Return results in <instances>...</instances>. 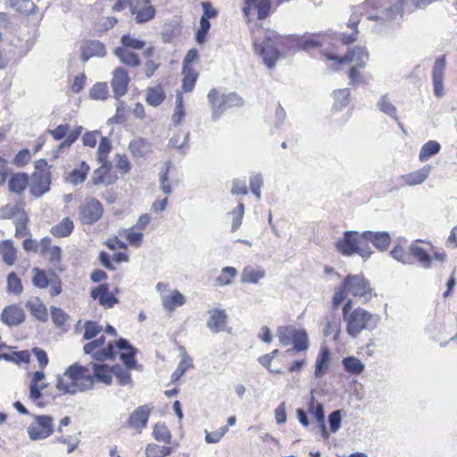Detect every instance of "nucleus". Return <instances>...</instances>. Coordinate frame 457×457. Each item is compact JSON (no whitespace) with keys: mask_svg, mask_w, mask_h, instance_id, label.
Here are the masks:
<instances>
[{"mask_svg":"<svg viewBox=\"0 0 457 457\" xmlns=\"http://www.w3.org/2000/svg\"><path fill=\"white\" fill-rule=\"evenodd\" d=\"M96 383L112 384V369L109 365L90 362L84 366L75 362L57 377L55 386L62 395H75L93 389Z\"/></svg>","mask_w":457,"mask_h":457,"instance_id":"f257e3e1","label":"nucleus"},{"mask_svg":"<svg viewBox=\"0 0 457 457\" xmlns=\"http://www.w3.org/2000/svg\"><path fill=\"white\" fill-rule=\"evenodd\" d=\"M104 332L110 337L101 334L100 337L84 345V353L91 355L99 363L107 360L113 361L119 356L127 369H135L137 367L135 360L137 350L126 339L116 340V329L111 325L105 327Z\"/></svg>","mask_w":457,"mask_h":457,"instance_id":"f03ea898","label":"nucleus"},{"mask_svg":"<svg viewBox=\"0 0 457 457\" xmlns=\"http://www.w3.org/2000/svg\"><path fill=\"white\" fill-rule=\"evenodd\" d=\"M322 44L320 36L311 35L296 37L294 36H281L275 31L269 32L259 47V54L270 69L273 68L280 57L281 53L291 50H310L320 46Z\"/></svg>","mask_w":457,"mask_h":457,"instance_id":"7ed1b4c3","label":"nucleus"},{"mask_svg":"<svg viewBox=\"0 0 457 457\" xmlns=\"http://www.w3.org/2000/svg\"><path fill=\"white\" fill-rule=\"evenodd\" d=\"M350 294L354 297L370 298L372 295V288L370 281L363 274L346 275L339 287L335 290L331 300V308L337 311L342 306V314H368L366 311L355 309L353 311V301L347 299Z\"/></svg>","mask_w":457,"mask_h":457,"instance_id":"20e7f679","label":"nucleus"},{"mask_svg":"<svg viewBox=\"0 0 457 457\" xmlns=\"http://www.w3.org/2000/svg\"><path fill=\"white\" fill-rule=\"evenodd\" d=\"M324 57L327 61L333 62L331 67L335 71H338L343 65H351L348 70V78L352 86L354 87L364 83V78L361 73V70L366 67L369 60V52L365 47L354 46L349 48L343 56H337L332 53H325Z\"/></svg>","mask_w":457,"mask_h":457,"instance_id":"39448f33","label":"nucleus"},{"mask_svg":"<svg viewBox=\"0 0 457 457\" xmlns=\"http://www.w3.org/2000/svg\"><path fill=\"white\" fill-rule=\"evenodd\" d=\"M386 0H365L361 4V14L368 20L386 22L395 20L398 15L404 13L406 0H396L389 6H386Z\"/></svg>","mask_w":457,"mask_h":457,"instance_id":"423d86ee","label":"nucleus"},{"mask_svg":"<svg viewBox=\"0 0 457 457\" xmlns=\"http://www.w3.org/2000/svg\"><path fill=\"white\" fill-rule=\"evenodd\" d=\"M335 248L344 256L357 253L362 258H368L372 253L369 245L365 244L363 233L358 231H345L335 243Z\"/></svg>","mask_w":457,"mask_h":457,"instance_id":"0eeeda50","label":"nucleus"},{"mask_svg":"<svg viewBox=\"0 0 457 457\" xmlns=\"http://www.w3.org/2000/svg\"><path fill=\"white\" fill-rule=\"evenodd\" d=\"M412 263L419 262L422 267L428 269L434 261L444 262L446 253L444 250L436 251V246L429 241L417 239L411 244Z\"/></svg>","mask_w":457,"mask_h":457,"instance_id":"6e6552de","label":"nucleus"},{"mask_svg":"<svg viewBox=\"0 0 457 457\" xmlns=\"http://www.w3.org/2000/svg\"><path fill=\"white\" fill-rule=\"evenodd\" d=\"M51 185L50 166L46 160L39 159L35 162V170L31 174L29 191L35 197H40L49 191Z\"/></svg>","mask_w":457,"mask_h":457,"instance_id":"1a4fd4ad","label":"nucleus"},{"mask_svg":"<svg viewBox=\"0 0 457 457\" xmlns=\"http://www.w3.org/2000/svg\"><path fill=\"white\" fill-rule=\"evenodd\" d=\"M277 336L281 345H288L293 344V350L299 353L309 348V339L305 330L296 328L292 325L280 326L278 328Z\"/></svg>","mask_w":457,"mask_h":457,"instance_id":"9d476101","label":"nucleus"},{"mask_svg":"<svg viewBox=\"0 0 457 457\" xmlns=\"http://www.w3.org/2000/svg\"><path fill=\"white\" fill-rule=\"evenodd\" d=\"M199 59L197 49L192 48L186 54L182 62V80L181 89L185 93L192 92L199 77V72L194 67L193 63Z\"/></svg>","mask_w":457,"mask_h":457,"instance_id":"9b49d317","label":"nucleus"},{"mask_svg":"<svg viewBox=\"0 0 457 457\" xmlns=\"http://www.w3.org/2000/svg\"><path fill=\"white\" fill-rule=\"evenodd\" d=\"M212 109V119L217 120L224 112L238 104L240 98L236 94H220L216 88H212L207 96Z\"/></svg>","mask_w":457,"mask_h":457,"instance_id":"f8f14e48","label":"nucleus"},{"mask_svg":"<svg viewBox=\"0 0 457 457\" xmlns=\"http://www.w3.org/2000/svg\"><path fill=\"white\" fill-rule=\"evenodd\" d=\"M79 220L82 224L92 225L104 214L102 203L95 197H86L79 206Z\"/></svg>","mask_w":457,"mask_h":457,"instance_id":"ddd939ff","label":"nucleus"},{"mask_svg":"<svg viewBox=\"0 0 457 457\" xmlns=\"http://www.w3.org/2000/svg\"><path fill=\"white\" fill-rule=\"evenodd\" d=\"M54 420L47 415H38L34 422L28 428V434L31 440H42L50 436L54 432Z\"/></svg>","mask_w":457,"mask_h":457,"instance_id":"4468645a","label":"nucleus"},{"mask_svg":"<svg viewBox=\"0 0 457 457\" xmlns=\"http://www.w3.org/2000/svg\"><path fill=\"white\" fill-rule=\"evenodd\" d=\"M154 411L152 404H144L137 407L129 416L125 426L140 434L146 428L149 417Z\"/></svg>","mask_w":457,"mask_h":457,"instance_id":"2eb2a0df","label":"nucleus"},{"mask_svg":"<svg viewBox=\"0 0 457 457\" xmlns=\"http://www.w3.org/2000/svg\"><path fill=\"white\" fill-rule=\"evenodd\" d=\"M128 5L137 23L147 22L155 16L156 10L151 4V0H132Z\"/></svg>","mask_w":457,"mask_h":457,"instance_id":"dca6fc26","label":"nucleus"},{"mask_svg":"<svg viewBox=\"0 0 457 457\" xmlns=\"http://www.w3.org/2000/svg\"><path fill=\"white\" fill-rule=\"evenodd\" d=\"M169 285L159 282L156 285L157 291L162 295V303L167 312H173L176 308L182 306L186 303L185 296L178 290H173L170 294H166Z\"/></svg>","mask_w":457,"mask_h":457,"instance_id":"f3484780","label":"nucleus"},{"mask_svg":"<svg viewBox=\"0 0 457 457\" xmlns=\"http://www.w3.org/2000/svg\"><path fill=\"white\" fill-rule=\"evenodd\" d=\"M81 131L82 127L80 126L70 131L69 124H61L54 129L49 130V133L54 140H61L64 138V141L62 143V146H70L79 138Z\"/></svg>","mask_w":457,"mask_h":457,"instance_id":"a211bd4d","label":"nucleus"},{"mask_svg":"<svg viewBox=\"0 0 457 457\" xmlns=\"http://www.w3.org/2000/svg\"><path fill=\"white\" fill-rule=\"evenodd\" d=\"M129 77L128 71L122 67H117L112 71L111 86L115 98L123 96L129 88Z\"/></svg>","mask_w":457,"mask_h":457,"instance_id":"6ab92c4d","label":"nucleus"},{"mask_svg":"<svg viewBox=\"0 0 457 457\" xmlns=\"http://www.w3.org/2000/svg\"><path fill=\"white\" fill-rule=\"evenodd\" d=\"M100 166L95 170L92 178L93 184L96 186L105 185L109 186L115 183L118 177L112 171L111 162H99Z\"/></svg>","mask_w":457,"mask_h":457,"instance_id":"aec40b11","label":"nucleus"},{"mask_svg":"<svg viewBox=\"0 0 457 457\" xmlns=\"http://www.w3.org/2000/svg\"><path fill=\"white\" fill-rule=\"evenodd\" d=\"M446 66L445 56H440L436 59L432 70V79L434 92L436 96L441 97L444 95V73Z\"/></svg>","mask_w":457,"mask_h":457,"instance_id":"412c9836","label":"nucleus"},{"mask_svg":"<svg viewBox=\"0 0 457 457\" xmlns=\"http://www.w3.org/2000/svg\"><path fill=\"white\" fill-rule=\"evenodd\" d=\"M363 237L365 244L371 243L378 250L386 251L391 244V237L386 231L373 232L364 231Z\"/></svg>","mask_w":457,"mask_h":457,"instance_id":"4be33fe9","label":"nucleus"},{"mask_svg":"<svg viewBox=\"0 0 457 457\" xmlns=\"http://www.w3.org/2000/svg\"><path fill=\"white\" fill-rule=\"evenodd\" d=\"M81 59L87 62L94 56H104L105 54V46L98 40H87L80 46Z\"/></svg>","mask_w":457,"mask_h":457,"instance_id":"5701e85b","label":"nucleus"},{"mask_svg":"<svg viewBox=\"0 0 457 457\" xmlns=\"http://www.w3.org/2000/svg\"><path fill=\"white\" fill-rule=\"evenodd\" d=\"M430 170L431 166L426 165L418 170H414L407 174L402 175L400 178L401 184L403 186L408 187L420 185L428 179Z\"/></svg>","mask_w":457,"mask_h":457,"instance_id":"b1692460","label":"nucleus"},{"mask_svg":"<svg viewBox=\"0 0 457 457\" xmlns=\"http://www.w3.org/2000/svg\"><path fill=\"white\" fill-rule=\"evenodd\" d=\"M46 375L43 370H37L33 373L30 383H29V398L33 402H37L41 396V390L46 387V383H45Z\"/></svg>","mask_w":457,"mask_h":457,"instance_id":"393cba45","label":"nucleus"},{"mask_svg":"<svg viewBox=\"0 0 457 457\" xmlns=\"http://www.w3.org/2000/svg\"><path fill=\"white\" fill-rule=\"evenodd\" d=\"M80 327L84 329L83 338L85 340L91 341L100 337L101 334L105 333V327H103L96 321L87 320L82 323L81 320H79L76 324V330L79 331Z\"/></svg>","mask_w":457,"mask_h":457,"instance_id":"a878e982","label":"nucleus"},{"mask_svg":"<svg viewBox=\"0 0 457 457\" xmlns=\"http://www.w3.org/2000/svg\"><path fill=\"white\" fill-rule=\"evenodd\" d=\"M29 185V176L25 172H17L11 175L8 180V189L16 195H22Z\"/></svg>","mask_w":457,"mask_h":457,"instance_id":"bb28decb","label":"nucleus"},{"mask_svg":"<svg viewBox=\"0 0 457 457\" xmlns=\"http://www.w3.org/2000/svg\"><path fill=\"white\" fill-rule=\"evenodd\" d=\"M0 256L7 266L15 264L18 258V249L14 246L12 240L5 239L0 241Z\"/></svg>","mask_w":457,"mask_h":457,"instance_id":"cd10ccee","label":"nucleus"},{"mask_svg":"<svg viewBox=\"0 0 457 457\" xmlns=\"http://www.w3.org/2000/svg\"><path fill=\"white\" fill-rule=\"evenodd\" d=\"M137 50H130L121 47H116L113 54L119 58L120 62L130 68H137L140 65L139 55L136 53Z\"/></svg>","mask_w":457,"mask_h":457,"instance_id":"c85d7f7f","label":"nucleus"},{"mask_svg":"<svg viewBox=\"0 0 457 457\" xmlns=\"http://www.w3.org/2000/svg\"><path fill=\"white\" fill-rule=\"evenodd\" d=\"M266 275V271L262 267L247 265L244 268L241 275V282L246 284H257Z\"/></svg>","mask_w":457,"mask_h":457,"instance_id":"c756f323","label":"nucleus"},{"mask_svg":"<svg viewBox=\"0 0 457 457\" xmlns=\"http://www.w3.org/2000/svg\"><path fill=\"white\" fill-rule=\"evenodd\" d=\"M330 361V351L327 346H322L317 355L315 361L314 375L316 378H320L328 370Z\"/></svg>","mask_w":457,"mask_h":457,"instance_id":"7c9ffc66","label":"nucleus"},{"mask_svg":"<svg viewBox=\"0 0 457 457\" xmlns=\"http://www.w3.org/2000/svg\"><path fill=\"white\" fill-rule=\"evenodd\" d=\"M178 446V443L172 445H160L156 443H150L145 447L146 457H168Z\"/></svg>","mask_w":457,"mask_h":457,"instance_id":"2f4dec72","label":"nucleus"},{"mask_svg":"<svg viewBox=\"0 0 457 457\" xmlns=\"http://www.w3.org/2000/svg\"><path fill=\"white\" fill-rule=\"evenodd\" d=\"M74 229V223L69 217L63 218L59 223L53 226L50 233L57 238L69 237Z\"/></svg>","mask_w":457,"mask_h":457,"instance_id":"473e14b6","label":"nucleus"},{"mask_svg":"<svg viewBox=\"0 0 457 457\" xmlns=\"http://www.w3.org/2000/svg\"><path fill=\"white\" fill-rule=\"evenodd\" d=\"M165 97L166 94L161 84L148 87L146 90L145 101L149 105L158 106L165 100Z\"/></svg>","mask_w":457,"mask_h":457,"instance_id":"72a5a7b5","label":"nucleus"},{"mask_svg":"<svg viewBox=\"0 0 457 457\" xmlns=\"http://www.w3.org/2000/svg\"><path fill=\"white\" fill-rule=\"evenodd\" d=\"M94 299H98L100 303L108 307H112L116 302V298L108 292L106 285H101L91 292Z\"/></svg>","mask_w":457,"mask_h":457,"instance_id":"f704fd0d","label":"nucleus"},{"mask_svg":"<svg viewBox=\"0 0 457 457\" xmlns=\"http://www.w3.org/2000/svg\"><path fill=\"white\" fill-rule=\"evenodd\" d=\"M360 23V19L357 14H353L350 17L347 27L353 29L351 34L343 33L340 37V41L343 45H351L357 41L358 39V24Z\"/></svg>","mask_w":457,"mask_h":457,"instance_id":"c9c22d12","label":"nucleus"},{"mask_svg":"<svg viewBox=\"0 0 457 457\" xmlns=\"http://www.w3.org/2000/svg\"><path fill=\"white\" fill-rule=\"evenodd\" d=\"M390 255L399 262L403 264H412V254L411 245L405 248L400 244H396L390 251Z\"/></svg>","mask_w":457,"mask_h":457,"instance_id":"e433bc0d","label":"nucleus"},{"mask_svg":"<svg viewBox=\"0 0 457 457\" xmlns=\"http://www.w3.org/2000/svg\"><path fill=\"white\" fill-rule=\"evenodd\" d=\"M153 436L155 441L171 445L172 435L165 423L157 422L153 428Z\"/></svg>","mask_w":457,"mask_h":457,"instance_id":"4c0bfd02","label":"nucleus"},{"mask_svg":"<svg viewBox=\"0 0 457 457\" xmlns=\"http://www.w3.org/2000/svg\"><path fill=\"white\" fill-rule=\"evenodd\" d=\"M90 168L86 162H81L79 168L72 170L69 175L68 179L73 185H78L85 181Z\"/></svg>","mask_w":457,"mask_h":457,"instance_id":"58836bf2","label":"nucleus"},{"mask_svg":"<svg viewBox=\"0 0 457 457\" xmlns=\"http://www.w3.org/2000/svg\"><path fill=\"white\" fill-rule=\"evenodd\" d=\"M29 219L27 213H22L15 221V233L14 237L18 239L22 237H31L30 230L29 228Z\"/></svg>","mask_w":457,"mask_h":457,"instance_id":"ea45409f","label":"nucleus"},{"mask_svg":"<svg viewBox=\"0 0 457 457\" xmlns=\"http://www.w3.org/2000/svg\"><path fill=\"white\" fill-rule=\"evenodd\" d=\"M8 2L12 9L24 15L33 13L37 7L31 0H8Z\"/></svg>","mask_w":457,"mask_h":457,"instance_id":"a19ab883","label":"nucleus"},{"mask_svg":"<svg viewBox=\"0 0 457 457\" xmlns=\"http://www.w3.org/2000/svg\"><path fill=\"white\" fill-rule=\"evenodd\" d=\"M112 149V142L107 137H102L99 141L96 161L98 162H105L108 161V156Z\"/></svg>","mask_w":457,"mask_h":457,"instance_id":"79ce46f5","label":"nucleus"},{"mask_svg":"<svg viewBox=\"0 0 457 457\" xmlns=\"http://www.w3.org/2000/svg\"><path fill=\"white\" fill-rule=\"evenodd\" d=\"M345 370L351 374H361L364 370L363 363L354 356H348L342 361Z\"/></svg>","mask_w":457,"mask_h":457,"instance_id":"37998d69","label":"nucleus"},{"mask_svg":"<svg viewBox=\"0 0 457 457\" xmlns=\"http://www.w3.org/2000/svg\"><path fill=\"white\" fill-rule=\"evenodd\" d=\"M440 144L435 140L425 143L420 152L419 159L420 162L427 161L432 155L436 154L440 151Z\"/></svg>","mask_w":457,"mask_h":457,"instance_id":"c03bdc74","label":"nucleus"},{"mask_svg":"<svg viewBox=\"0 0 457 457\" xmlns=\"http://www.w3.org/2000/svg\"><path fill=\"white\" fill-rule=\"evenodd\" d=\"M120 235L124 237L127 243L131 246L139 247L143 243V233L134 230L131 227L123 229Z\"/></svg>","mask_w":457,"mask_h":457,"instance_id":"a18cd8bd","label":"nucleus"},{"mask_svg":"<svg viewBox=\"0 0 457 457\" xmlns=\"http://www.w3.org/2000/svg\"><path fill=\"white\" fill-rule=\"evenodd\" d=\"M237 275V270L234 267H225L221 270L220 276L216 278V283L220 287L231 284Z\"/></svg>","mask_w":457,"mask_h":457,"instance_id":"49530a36","label":"nucleus"},{"mask_svg":"<svg viewBox=\"0 0 457 457\" xmlns=\"http://www.w3.org/2000/svg\"><path fill=\"white\" fill-rule=\"evenodd\" d=\"M89 96L94 100H105L109 96V88L106 82H97L89 90Z\"/></svg>","mask_w":457,"mask_h":457,"instance_id":"de8ad7c7","label":"nucleus"},{"mask_svg":"<svg viewBox=\"0 0 457 457\" xmlns=\"http://www.w3.org/2000/svg\"><path fill=\"white\" fill-rule=\"evenodd\" d=\"M145 41L126 34L121 37L119 47L139 51L145 47Z\"/></svg>","mask_w":457,"mask_h":457,"instance_id":"09e8293b","label":"nucleus"},{"mask_svg":"<svg viewBox=\"0 0 457 457\" xmlns=\"http://www.w3.org/2000/svg\"><path fill=\"white\" fill-rule=\"evenodd\" d=\"M6 283L9 293L16 295H20L22 293L23 286L21 280L14 271L8 274Z\"/></svg>","mask_w":457,"mask_h":457,"instance_id":"8fccbe9b","label":"nucleus"},{"mask_svg":"<svg viewBox=\"0 0 457 457\" xmlns=\"http://www.w3.org/2000/svg\"><path fill=\"white\" fill-rule=\"evenodd\" d=\"M129 150L134 156H144L149 151V145L144 138H136L129 143Z\"/></svg>","mask_w":457,"mask_h":457,"instance_id":"3c124183","label":"nucleus"},{"mask_svg":"<svg viewBox=\"0 0 457 457\" xmlns=\"http://www.w3.org/2000/svg\"><path fill=\"white\" fill-rule=\"evenodd\" d=\"M32 272V283L36 287L43 289L49 286L51 280H49L46 270L34 268Z\"/></svg>","mask_w":457,"mask_h":457,"instance_id":"603ef678","label":"nucleus"},{"mask_svg":"<svg viewBox=\"0 0 457 457\" xmlns=\"http://www.w3.org/2000/svg\"><path fill=\"white\" fill-rule=\"evenodd\" d=\"M334 96V108L338 110L347 105L350 102V90L349 88H341L333 92Z\"/></svg>","mask_w":457,"mask_h":457,"instance_id":"864d4df0","label":"nucleus"},{"mask_svg":"<svg viewBox=\"0 0 457 457\" xmlns=\"http://www.w3.org/2000/svg\"><path fill=\"white\" fill-rule=\"evenodd\" d=\"M190 368H193L192 359L188 356H184L179 361L175 371L172 373L171 380L173 382H177Z\"/></svg>","mask_w":457,"mask_h":457,"instance_id":"5fc2aeb1","label":"nucleus"},{"mask_svg":"<svg viewBox=\"0 0 457 457\" xmlns=\"http://www.w3.org/2000/svg\"><path fill=\"white\" fill-rule=\"evenodd\" d=\"M229 214L232 216L231 231L235 232L242 224L245 214V204L243 203H239L237 206L229 212Z\"/></svg>","mask_w":457,"mask_h":457,"instance_id":"6e6d98bb","label":"nucleus"},{"mask_svg":"<svg viewBox=\"0 0 457 457\" xmlns=\"http://www.w3.org/2000/svg\"><path fill=\"white\" fill-rule=\"evenodd\" d=\"M22 213H26L21 204H11L4 205L1 210L2 217L4 219H12L14 217H20Z\"/></svg>","mask_w":457,"mask_h":457,"instance_id":"4d7b16f0","label":"nucleus"},{"mask_svg":"<svg viewBox=\"0 0 457 457\" xmlns=\"http://www.w3.org/2000/svg\"><path fill=\"white\" fill-rule=\"evenodd\" d=\"M6 353L7 361H11L18 365L21 363L28 364L30 361V353L28 350L11 352Z\"/></svg>","mask_w":457,"mask_h":457,"instance_id":"13d9d810","label":"nucleus"},{"mask_svg":"<svg viewBox=\"0 0 457 457\" xmlns=\"http://www.w3.org/2000/svg\"><path fill=\"white\" fill-rule=\"evenodd\" d=\"M26 307L31 314H46L47 309L43 302L38 297L30 298Z\"/></svg>","mask_w":457,"mask_h":457,"instance_id":"bf43d9fd","label":"nucleus"},{"mask_svg":"<svg viewBox=\"0 0 457 457\" xmlns=\"http://www.w3.org/2000/svg\"><path fill=\"white\" fill-rule=\"evenodd\" d=\"M110 368L112 369V378L114 375L120 385L124 386L131 382V375L128 370L118 365L110 366Z\"/></svg>","mask_w":457,"mask_h":457,"instance_id":"052dcab7","label":"nucleus"},{"mask_svg":"<svg viewBox=\"0 0 457 457\" xmlns=\"http://www.w3.org/2000/svg\"><path fill=\"white\" fill-rule=\"evenodd\" d=\"M360 316H348L347 320V331L350 335H357L364 327L363 319H359Z\"/></svg>","mask_w":457,"mask_h":457,"instance_id":"680f3d73","label":"nucleus"},{"mask_svg":"<svg viewBox=\"0 0 457 457\" xmlns=\"http://www.w3.org/2000/svg\"><path fill=\"white\" fill-rule=\"evenodd\" d=\"M185 117V111L183 105V97L179 93L176 96V107L172 115V121L175 125H179Z\"/></svg>","mask_w":457,"mask_h":457,"instance_id":"e2e57ef3","label":"nucleus"},{"mask_svg":"<svg viewBox=\"0 0 457 457\" xmlns=\"http://www.w3.org/2000/svg\"><path fill=\"white\" fill-rule=\"evenodd\" d=\"M102 137L101 132L98 130L87 131L82 137L83 145L90 148H95Z\"/></svg>","mask_w":457,"mask_h":457,"instance_id":"0e129e2a","label":"nucleus"},{"mask_svg":"<svg viewBox=\"0 0 457 457\" xmlns=\"http://www.w3.org/2000/svg\"><path fill=\"white\" fill-rule=\"evenodd\" d=\"M436 0H406L404 13H411L418 9H422L435 2Z\"/></svg>","mask_w":457,"mask_h":457,"instance_id":"69168bd1","label":"nucleus"},{"mask_svg":"<svg viewBox=\"0 0 457 457\" xmlns=\"http://www.w3.org/2000/svg\"><path fill=\"white\" fill-rule=\"evenodd\" d=\"M227 316H212L208 320V327L213 332H220L225 329Z\"/></svg>","mask_w":457,"mask_h":457,"instance_id":"338daca9","label":"nucleus"},{"mask_svg":"<svg viewBox=\"0 0 457 457\" xmlns=\"http://www.w3.org/2000/svg\"><path fill=\"white\" fill-rule=\"evenodd\" d=\"M378 108L381 112L386 113L387 115L395 118L396 117V108L394 104L389 101L386 96H383L378 103Z\"/></svg>","mask_w":457,"mask_h":457,"instance_id":"774afa93","label":"nucleus"}]
</instances>
